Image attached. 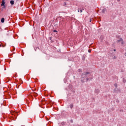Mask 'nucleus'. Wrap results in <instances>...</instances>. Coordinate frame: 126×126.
I'll return each mask as SVG.
<instances>
[{"mask_svg": "<svg viewBox=\"0 0 126 126\" xmlns=\"http://www.w3.org/2000/svg\"><path fill=\"white\" fill-rule=\"evenodd\" d=\"M10 3L12 5H13V4H14V1L13 0H11L10 1Z\"/></svg>", "mask_w": 126, "mask_h": 126, "instance_id": "5", "label": "nucleus"}, {"mask_svg": "<svg viewBox=\"0 0 126 126\" xmlns=\"http://www.w3.org/2000/svg\"><path fill=\"white\" fill-rule=\"evenodd\" d=\"M90 76V79H92V78L91 77V74L90 73L87 72H84V73L82 74V78H81V82L83 83L84 82V80L86 77Z\"/></svg>", "mask_w": 126, "mask_h": 126, "instance_id": "1", "label": "nucleus"}, {"mask_svg": "<svg viewBox=\"0 0 126 126\" xmlns=\"http://www.w3.org/2000/svg\"><path fill=\"white\" fill-rule=\"evenodd\" d=\"M53 32H54V33H56V32H58V31H57V30H54V31H53Z\"/></svg>", "mask_w": 126, "mask_h": 126, "instance_id": "14", "label": "nucleus"}, {"mask_svg": "<svg viewBox=\"0 0 126 126\" xmlns=\"http://www.w3.org/2000/svg\"><path fill=\"white\" fill-rule=\"evenodd\" d=\"M35 94H34V96H37V95H38L37 93H35Z\"/></svg>", "mask_w": 126, "mask_h": 126, "instance_id": "19", "label": "nucleus"}, {"mask_svg": "<svg viewBox=\"0 0 126 126\" xmlns=\"http://www.w3.org/2000/svg\"><path fill=\"white\" fill-rule=\"evenodd\" d=\"M92 19H90V22H91Z\"/></svg>", "mask_w": 126, "mask_h": 126, "instance_id": "20", "label": "nucleus"}, {"mask_svg": "<svg viewBox=\"0 0 126 126\" xmlns=\"http://www.w3.org/2000/svg\"><path fill=\"white\" fill-rule=\"evenodd\" d=\"M113 59H114V60H116V59H117V57H116V56H114V58H113Z\"/></svg>", "mask_w": 126, "mask_h": 126, "instance_id": "18", "label": "nucleus"}, {"mask_svg": "<svg viewBox=\"0 0 126 126\" xmlns=\"http://www.w3.org/2000/svg\"><path fill=\"white\" fill-rule=\"evenodd\" d=\"M119 36H117V38H119Z\"/></svg>", "mask_w": 126, "mask_h": 126, "instance_id": "23", "label": "nucleus"}, {"mask_svg": "<svg viewBox=\"0 0 126 126\" xmlns=\"http://www.w3.org/2000/svg\"><path fill=\"white\" fill-rule=\"evenodd\" d=\"M1 45L0 44V47H1Z\"/></svg>", "mask_w": 126, "mask_h": 126, "instance_id": "24", "label": "nucleus"}, {"mask_svg": "<svg viewBox=\"0 0 126 126\" xmlns=\"http://www.w3.org/2000/svg\"><path fill=\"white\" fill-rule=\"evenodd\" d=\"M5 0H2L1 6H3L2 8H5Z\"/></svg>", "mask_w": 126, "mask_h": 126, "instance_id": "2", "label": "nucleus"}, {"mask_svg": "<svg viewBox=\"0 0 126 126\" xmlns=\"http://www.w3.org/2000/svg\"><path fill=\"white\" fill-rule=\"evenodd\" d=\"M117 0V1H121V0Z\"/></svg>", "mask_w": 126, "mask_h": 126, "instance_id": "21", "label": "nucleus"}, {"mask_svg": "<svg viewBox=\"0 0 126 126\" xmlns=\"http://www.w3.org/2000/svg\"><path fill=\"white\" fill-rule=\"evenodd\" d=\"M114 86H115V87H116V88H117V87H118V84H114Z\"/></svg>", "mask_w": 126, "mask_h": 126, "instance_id": "12", "label": "nucleus"}, {"mask_svg": "<svg viewBox=\"0 0 126 126\" xmlns=\"http://www.w3.org/2000/svg\"><path fill=\"white\" fill-rule=\"evenodd\" d=\"M88 52H89V53H91V49H89V50H88Z\"/></svg>", "mask_w": 126, "mask_h": 126, "instance_id": "15", "label": "nucleus"}, {"mask_svg": "<svg viewBox=\"0 0 126 126\" xmlns=\"http://www.w3.org/2000/svg\"><path fill=\"white\" fill-rule=\"evenodd\" d=\"M114 52H116V49H114Z\"/></svg>", "mask_w": 126, "mask_h": 126, "instance_id": "22", "label": "nucleus"}, {"mask_svg": "<svg viewBox=\"0 0 126 126\" xmlns=\"http://www.w3.org/2000/svg\"><path fill=\"white\" fill-rule=\"evenodd\" d=\"M70 108L71 110L72 109V108H73V104L72 103L70 105Z\"/></svg>", "mask_w": 126, "mask_h": 126, "instance_id": "7", "label": "nucleus"}, {"mask_svg": "<svg viewBox=\"0 0 126 126\" xmlns=\"http://www.w3.org/2000/svg\"><path fill=\"white\" fill-rule=\"evenodd\" d=\"M16 116H17V113H16L15 114L14 116V118H15V119H16Z\"/></svg>", "mask_w": 126, "mask_h": 126, "instance_id": "11", "label": "nucleus"}, {"mask_svg": "<svg viewBox=\"0 0 126 126\" xmlns=\"http://www.w3.org/2000/svg\"><path fill=\"white\" fill-rule=\"evenodd\" d=\"M106 10H107V9L106 8L103 9L102 10V13H105V12H106Z\"/></svg>", "mask_w": 126, "mask_h": 126, "instance_id": "4", "label": "nucleus"}, {"mask_svg": "<svg viewBox=\"0 0 126 126\" xmlns=\"http://www.w3.org/2000/svg\"><path fill=\"white\" fill-rule=\"evenodd\" d=\"M118 43H120V42H121L122 45H124V39L123 38H120V39L117 40Z\"/></svg>", "mask_w": 126, "mask_h": 126, "instance_id": "3", "label": "nucleus"}, {"mask_svg": "<svg viewBox=\"0 0 126 126\" xmlns=\"http://www.w3.org/2000/svg\"><path fill=\"white\" fill-rule=\"evenodd\" d=\"M70 123L72 124L73 123V121L72 120H70Z\"/></svg>", "mask_w": 126, "mask_h": 126, "instance_id": "16", "label": "nucleus"}, {"mask_svg": "<svg viewBox=\"0 0 126 126\" xmlns=\"http://www.w3.org/2000/svg\"><path fill=\"white\" fill-rule=\"evenodd\" d=\"M78 72H82V69H79L78 70Z\"/></svg>", "mask_w": 126, "mask_h": 126, "instance_id": "8", "label": "nucleus"}, {"mask_svg": "<svg viewBox=\"0 0 126 126\" xmlns=\"http://www.w3.org/2000/svg\"><path fill=\"white\" fill-rule=\"evenodd\" d=\"M61 124H62V126H64L65 125V122H62L61 123Z\"/></svg>", "mask_w": 126, "mask_h": 126, "instance_id": "10", "label": "nucleus"}, {"mask_svg": "<svg viewBox=\"0 0 126 126\" xmlns=\"http://www.w3.org/2000/svg\"><path fill=\"white\" fill-rule=\"evenodd\" d=\"M78 12H81V13L82 12V10L79 9L78 10Z\"/></svg>", "mask_w": 126, "mask_h": 126, "instance_id": "9", "label": "nucleus"}, {"mask_svg": "<svg viewBox=\"0 0 126 126\" xmlns=\"http://www.w3.org/2000/svg\"><path fill=\"white\" fill-rule=\"evenodd\" d=\"M126 79H123V82L124 83H126Z\"/></svg>", "mask_w": 126, "mask_h": 126, "instance_id": "13", "label": "nucleus"}, {"mask_svg": "<svg viewBox=\"0 0 126 126\" xmlns=\"http://www.w3.org/2000/svg\"><path fill=\"white\" fill-rule=\"evenodd\" d=\"M65 4V2H64Z\"/></svg>", "mask_w": 126, "mask_h": 126, "instance_id": "25", "label": "nucleus"}, {"mask_svg": "<svg viewBox=\"0 0 126 126\" xmlns=\"http://www.w3.org/2000/svg\"><path fill=\"white\" fill-rule=\"evenodd\" d=\"M1 22L2 23H4V18H2L1 19Z\"/></svg>", "mask_w": 126, "mask_h": 126, "instance_id": "6", "label": "nucleus"}, {"mask_svg": "<svg viewBox=\"0 0 126 126\" xmlns=\"http://www.w3.org/2000/svg\"><path fill=\"white\" fill-rule=\"evenodd\" d=\"M88 80H89V78H86V81H88Z\"/></svg>", "mask_w": 126, "mask_h": 126, "instance_id": "17", "label": "nucleus"}]
</instances>
